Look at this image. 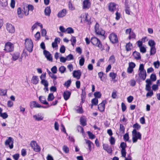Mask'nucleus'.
Wrapping results in <instances>:
<instances>
[{
    "mask_svg": "<svg viewBox=\"0 0 160 160\" xmlns=\"http://www.w3.org/2000/svg\"><path fill=\"white\" fill-rule=\"evenodd\" d=\"M91 42L92 44L98 47L101 51L104 50V48L100 40L95 36L92 37L91 39Z\"/></svg>",
    "mask_w": 160,
    "mask_h": 160,
    "instance_id": "nucleus-1",
    "label": "nucleus"
},
{
    "mask_svg": "<svg viewBox=\"0 0 160 160\" xmlns=\"http://www.w3.org/2000/svg\"><path fill=\"white\" fill-rule=\"evenodd\" d=\"M132 141L133 143H135L138 141V139L141 140L142 139V134L139 132L133 129L132 132Z\"/></svg>",
    "mask_w": 160,
    "mask_h": 160,
    "instance_id": "nucleus-2",
    "label": "nucleus"
},
{
    "mask_svg": "<svg viewBox=\"0 0 160 160\" xmlns=\"http://www.w3.org/2000/svg\"><path fill=\"white\" fill-rule=\"evenodd\" d=\"M25 48L29 52H31L33 50V43L31 39H26L25 42Z\"/></svg>",
    "mask_w": 160,
    "mask_h": 160,
    "instance_id": "nucleus-3",
    "label": "nucleus"
},
{
    "mask_svg": "<svg viewBox=\"0 0 160 160\" xmlns=\"http://www.w3.org/2000/svg\"><path fill=\"white\" fill-rule=\"evenodd\" d=\"M99 24L96 22L95 26V32L97 34L104 36L105 32L101 28L99 29Z\"/></svg>",
    "mask_w": 160,
    "mask_h": 160,
    "instance_id": "nucleus-4",
    "label": "nucleus"
},
{
    "mask_svg": "<svg viewBox=\"0 0 160 160\" xmlns=\"http://www.w3.org/2000/svg\"><path fill=\"white\" fill-rule=\"evenodd\" d=\"M13 139L11 137H8L5 142V145L6 146H8L10 149H12L13 148Z\"/></svg>",
    "mask_w": 160,
    "mask_h": 160,
    "instance_id": "nucleus-5",
    "label": "nucleus"
},
{
    "mask_svg": "<svg viewBox=\"0 0 160 160\" xmlns=\"http://www.w3.org/2000/svg\"><path fill=\"white\" fill-rule=\"evenodd\" d=\"M109 38L110 41L113 44L118 42L117 35L114 33H112L109 35Z\"/></svg>",
    "mask_w": 160,
    "mask_h": 160,
    "instance_id": "nucleus-6",
    "label": "nucleus"
},
{
    "mask_svg": "<svg viewBox=\"0 0 160 160\" xmlns=\"http://www.w3.org/2000/svg\"><path fill=\"white\" fill-rule=\"evenodd\" d=\"M107 103V101L106 100H104L98 105V109L100 112H102L104 111L105 104Z\"/></svg>",
    "mask_w": 160,
    "mask_h": 160,
    "instance_id": "nucleus-7",
    "label": "nucleus"
},
{
    "mask_svg": "<svg viewBox=\"0 0 160 160\" xmlns=\"http://www.w3.org/2000/svg\"><path fill=\"white\" fill-rule=\"evenodd\" d=\"M117 6H118V5L114 2H111L109 3L108 6L109 11L111 12H113L116 9Z\"/></svg>",
    "mask_w": 160,
    "mask_h": 160,
    "instance_id": "nucleus-8",
    "label": "nucleus"
},
{
    "mask_svg": "<svg viewBox=\"0 0 160 160\" xmlns=\"http://www.w3.org/2000/svg\"><path fill=\"white\" fill-rule=\"evenodd\" d=\"M43 53L45 58H47L48 60L51 62L52 61V54L48 51L47 50H44L43 51Z\"/></svg>",
    "mask_w": 160,
    "mask_h": 160,
    "instance_id": "nucleus-9",
    "label": "nucleus"
},
{
    "mask_svg": "<svg viewBox=\"0 0 160 160\" xmlns=\"http://www.w3.org/2000/svg\"><path fill=\"white\" fill-rule=\"evenodd\" d=\"M73 76L74 78H76L78 79H79L82 74L80 70H74L73 72Z\"/></svg>",
    "mask_w": 160,
    "mask_h": 160,
    "instance_id": "nucleus-10",
    "label": "nucleus"
},
{
    "mask_svg": "<svg viewBox=\"0 0 160 160\" xmlns=\"http://www.w3.org/2000/svg\"><path fill=\"white\" fill-rule=\"evenodd\" d=\"M6 29L10 33H13L15 31L14 27L11 24L8 23L7 24Z\"/></svg>",
    "mask_w": 160,
    "mask_h": 160,
    "instance_id": "nucleus-11",
    "label": "nucleus"
},
{
    "mask_svg": "<svg viewBox=\"0 0 160 160\" xmlns=\"http://www.w3.org/2000/svg\"><path fill=\"white\" fill-rule=\"evenodd\" d=\"M103 149L106 151L108 153H112V148L108 144H103Z\"/></svg>",
    "mask_w": 160,
    "mask_h": 160,
    "instance_id": "nucleus-12",
    "label": "nucleus"
},
{
    "mask_svg": "<svg viewBox=\"0 0 160 160\" xmlns=\"http://www.w3.org/2000/svg\"><path fill=\"white\" fill-rule=\"evenodd\" d=\"M71 92L66 90L63 93V95L64 100L66 101L68 100L70 98Z\"/></svg>",
    "mask_w": 160,
    "mask_h": 160,
    "instance_id": "nucleus-13",
    "label": "nucleus"
},
{
    "mask_svg": "<svg viewBox=\"0 0 160 160\" xmlns=\"http://www.w3.org/2000/svg\"><path fill=\"white\" fill-rule=\"evenodd\" d=\"M91 6V3L89 0H84L83 2V8L88 9Z\"/></svg>",
    "mask_w": 160,
    "mask_h": 160,
    "instance_id": "nucleus-14",
    "label": "nucleus"
},
{
    "mask_svg": "<svg viewBox=\"0 0 160 160\" xmlns=\"http://www.w3.org/2000/svg\"><path fill=\"white\" fill-rule=\"evenodd\" d=\"M40 106V105L35 101H32L30 102V106L32 109L33 108H39Z\"/></svg>",
    "mask_w": 160,
    "mask_h": 160,
    "instance_id": "nucleus-15",
    "label": "nucleus"
},
{
    "mask_svg": "<svg viewBox=\"0 0 160 160\" xmlns=\"http://www.w3.org/2000/svg\"><path fill=\"white\" fill-rule=\"evenodd\" d=\"M67 11L66 9H63L60 11L58 14L57 16L58 18H62L66 15Z\"/></svg>",
    "mask_w": 160,
    "mask_h": 160,
    "instance_id": "nucleus-16",
    "label": "nucleus"
},
{
    "mask_svg": "<svg viewBox=\"0 0 160 160\" xmlns=\"http://www.w3.org/2000/svg\"><path fill=\"white\" fill-rule=\"evenodd\" d=\"M157 80V77L155 73L152 74L150 76V79H147L146 81H148V82H150L152 83V82H154Z\"/></svg>",
    "mask_w": 160,
    "mask_h": 160,
    "instance_id": "nucleus-17",
    "label": "nucleus"
},
{
    "mask_svg": "<svg viewBox=\"0 0 160 160\" xmlns=\"http://www.w3.org/2000/svg\"><path fill=\"white\" fill-rule=\"evenodd\" d=\"M39 100L41 103L44 104H48V102L46 101V98L44 96H40L39 97Z\"/></svg>",
    "mask_w": 160,
    "mask_h": 160,
    "instance_id": "nucleus-18",
    "label": "nucleus"
},
{
    "mask_svg": "<svg viewBox=\"0 0 160 160\" xmlns=\"http://www.w3.org/2000/svg\"><path fill=\"white\" fill-rule=\"evenodd\" d=\"M39 79L38 76H33L32 79V82L34 84L36 85L39 82Z\"/></svg>",
    "mask_w": 160,
    "mask_h": 160,
    "instance_id": "nucleus-19",
    "label": "nucleus"
},
{
    "mask_svg": "<svg viewBox=\"0 0 160 160\" xmlns=\"http://www.w3.org/2000/svg\"><path fill=\"white\" fill-rule=\"evenodd\" d=\"M138 74L139 77L142 80H144L145 79L147 76L146 71L143 72H140Z\"/></svg>",
    "mask_w": 160,
    "mask_h": 160,
    "instance_id": "nucleus-20",
    "label": "nucleus"
},
{
    "mask_svg": "<svg viewBox=\"0 0 160 160\" xmlns=\"http://www.w3.org/2000/svg\"><path fill=\"white\" fill-rule=\"evenodd\" d=\"M133 55L135 58L137 60H140L141 58L140 53L136 51H135L133 52Z\"/></svg>",
    "mask_w": 160,
    "mask_h": 160,
    "instance_id": "nucleus-21",
    "label": "nucleus"
},
{
    "mask_svg": "<svg viewBox=\"0 0 160 160\" xmlns=\"http://www.w3.org/2000/svg\"><path fill=\"white\" fill-rule=\"evenodd\" d=\"M51 12L50 7L48 6L46 7L44 10L45 15L47 16H50Z\"/></svg>",
    "mask_w": 160,
    "mask_h": 160,
    "instance_id": "nucleus-22",
    "label": "nucleus"
},
{
    "mask_svg": "<svg viewBox=\"0 0 160 160\" xmlns=\"http://www.w3.org/2000/svg\"><path fill=\"white\" fill-rule=\"evenodd\" d=\"M146 88L145 89L146 91H149L152 90H151V86L152 84V83H151L150 82H148V81L146 80Z\"/></svg>",
    "mask_w": 160,
    "mask_h": 160,
    "instance_id": "nucleus-23",
    "label": "nucleus"
},
{
    "mask_svg": "<svg viewBox=\"0 0 160 160\" xmlns=\"http://www.w3.org/2000/svg\"><path fill=\"white\" fill-rule=\"evenodd\" d=\"M86 143L88 145V149L90 152L92 151L91 145H94L93 143L90 140L86 139H85Z\"/></svg>",
    "mask_w": 160,
    "mask_h": 160,
    "instance_id": "nucleus-24",
    "label": "nucleus"
},
{
    "mask_svg": "<svg viewBox=\"0 0 160 160\" xmlns=\"http://www.w3.org/2000/svg\"><path fill=\"white\" fill-rule=\"evenodd\" d=\"M20 54L18 52H16L12 55V60L15 61L17 60L19 57Z\"/></svg>",
    "mask_w": 160,
    "mask_h": 160,
    "instance_id": "nucleus-25",
    "label": "nucleus"
},
{
    "mask_svg": "<svg viewBox=\"0 0 160 160\" xmlns=\"http://www.w3.org/2000/svg\"><path fill=\"white\" fill-rule=\"evenodd\" d=\"M80 124L83 126H85L87 125V120L86 119L81 117L80 118Z\"/></svg>",
    "mask_w": 160,
    "mask_h": 160,
    "instance_id": "nucleus-26",
    "label": "nucleus"
},
{
    "mask_svg": "<svg viewBox=\"0 0 160 160\" xmlns=\"http://www.w3.org/2000/svg\"><path fill=\"white\" fill-rule=\"evenodd\" d=\"M125 128L124 126L121 124L120 125V128L119 129V133L121 134H123L125 133Z\"/></svg>",
    "mask_w": 160,
    "mask_h": 160,
    "instance_id": "nucleus-27",
    "label": "nucleus"
},
{
    "mask_svg": "<svg viewBox=\"0 0 160 160\" xmlns=\"http://www.w3.org/2000/svg\"><path fill=\"white\" fill-rule=\"evenodd\" d=\"M148 44L150 47H154L156 45V43L154 40L150 39L148 42Z\"/></svg>",
    "mask_w": 160,
    "mask_h": 160,
    "instance_id": "nucleus-28",
    "label": "nucleus"
},
{
    "mask_svg": "<svg viewBox=\"0 0 160 160\" xmlns=\"http://www.w3.org/2000/svg\"><path fill=\"white\" fill-rule=\"evenodd\" d=\"M156 52V49L155 47H150V55H153L155 54Z\"/></svg>",
    "mask_w": 160,
    "mask_h": 160,
    "instance_id": "nucleus-29",
    "label": "nucleus"
},
{
    "mask_svg": "<svg viewBox=\"0 0 160 160\" xmlns=\"http://www.w3.org/2000/svg\"><path fill=\"white\" fill-rule=\"evenodd\" d=\"M86 87H83L82 88V93L81 95V97H82L83 98H85L86 97V92H85Z\"/></svg>",
    "mask_w": 160,
    "mask_h": 160,
    "instance_id": "nucleus-30",
    "label": "nucleus"
},
{
    "mask_svg": "<svg viewBox=\"0 0 160 160\" xmlns=\"http://www.w3.org/2000/svg\"><path fill=\"white\" fill-rule=\"evenodd\" d=\"M54 98V97L53 95V93H49L48 96L47 98L48 101H52Z\"/></svg>",
    "mask_w": 160,
    "mask_h": 160,
    "instance_id": "nucleus-31",
    "label": "nucleus"
},
{
    "mask_svg": "<svg viewBox=\"0 0 160 160\" xmlns=\"http://www.w3.org/2000/svg\"><path fill=\"white\" fill-rule=\"evenodd\" d=\"M94 95L95 98H98L101 97L102 94L100 92L97 91L94 93Z\"/></svg>",
    "mask_w": 160,
    "mask_h": 160,
    "instance_id": "nucleus-32",
    "label": "nucleus"
},
{
    "mask_svg": "<svg viewBox=\"0 0 160 160\" xmlns=\"http://www.w3.org/2000/svg\"><path fill=\"white\" fill-rule=\"evenodd\" d=\"M87 132L88 134L90 139H92L95 138V136L93 134L92 132L89 131H87Z\"/></svg>",
    "mask_w": 160,
    "mask_h": 160,
    "instance_id": "nucleus-33",
    "label": "nucleus"
},
{
    "mask_svg": "<svg viewBox=\"0 0 160 160\" xmlns=\"http://www.w3.org/2000/svg\"><path fill=\"white\" fill-rule=\"evenodd\" d=\"M71 2H72L71 0L69 2L68 4V8L71 11H73L75 9V7L72 5Z\"/></svg>",
    "mask_w": 160,
    "mask_h": 160,
    "instance_id": "nucleus-34",
    "label": "nucleus"
},
{
    "mask_svg": "<svg viewBox=\"0 0 160 160\" xmlns=\"http://www.w3.org/2000/svg\"><path fill=\"white\" fill-rule=\"evenodd\" d=\"M132 46V44L130 42L127 43L125 46L126 50L127 51H131V48H130V47Z\"/></svg>",
    "mask_w": 160,
    "mask_h": 160,
    "instance_id": "nucleus-35",
    "label": "nucleus"
},
{
    "mask_svg": "<svg viewBox=\"0 0 160 160\" xmlns=\"http://www.w3.org/2000/svg\"><path fill=\"white\" fill-rule=\"evenodd\" d=\"M132 127L134 128V129H136V131L139 130L141 128V126L137 123L134 124Z\"/></svg>",
    "mask_w": 160,
    "mask_h": 160,
    "instance_id": "nucleus-36",
    "label": "nucleus"
},
{
    "mask_svg": "<svg viewBox=\"0 0 160 160\" xmlns=\"http://www.w3.org/2000/svg\"><path fill=\"white\" fill-rule=\"evenodd\" d=\"M17 12L18 17L20 18H22L23 16V14L22 12L21 8L20 7L18 8Z\"/></svg>",
    "mask_w": 160,
    "mask_h": 160,
    "instance_id": "nucleus-37",
    "label": "nucleus"
},
{
    "mask_svg": "<svg viewBox=\"0 0 160 160\" xmlns=\"http://www.w3.org/2000/svg\"><path fill=\"white\" fill-rule=\"evenodd\" d=\"M109 61L112 64H114L115 62V58L114 55H112L110 57Z\"/></svg>",
    "mask_w": 160,
    "mask_h": 160,
    "instance_id": "nucleus-38",
    "label": "nucleus"
},
{
    "mask_svg": "<svg viewBox=\"0 0 160 160\" xmlns=\"http://www.w3.org/2000/svg\"><path fill=\"white\" fill-rule=\"evenodd\" d=\"M34 9L33 6L32 5L29 4L26 7V10H27L32 11Z\"/></svg>",
    "mask_w": 160,
    "mask_h": 160,
    "instance_id": "nucleus-39",
    "label": "nucleus"
},
{
    "mask_svg": "<svg viewBox=\"0 0 160 160\" xmlns=\"http://www.w3.org/2000/svg\"><path fill=\"white\" fill-rule=\"evenodd\" d=\"M91 103L94 105V106H96L98 103V98H94L91 100Z\"/></svg>",
    "mask_w": 160,
    "mask_h": 160,
    "instance_id": "nucleus-40",
    "label": "nucleus"
},
{
    "mask_svg": "<svg viewBox=\"0 0 160 160\" xmlns=\"http://www.w3.org/2000/svg\"><path fill=\"white\" fill-rule=\"evenodd\" d=\"M117 75L116 73L114 72H111L109 73V76L111 77L112 80L113 81L116 78Z\"/></svg>",
    "mask_w": 160,
    "mask_h": 160,
    "instance_id": "nucleus-41",
    "label": "nucleus"
},
{
    "mask_svg": "<svg viewBox=\"0 0 160 160\" xmlns=\"http://www.w3.org/2000/svg\"><path fill=\"white\" fill-rule=\"evenodd\" d=\"M109 141L110 143L112 145H113L115 144V140L113 137L111 136L109 139Z\"/></svg>",
    "mask_w": 160,
    "mask_h": 160,
    "instance_id": "nucleus-42",
    "label": "nucleus"
},
{
    "mask_svg": "<svg viewBox=\"0 0 160 160\" xmlns=\"http://www.w3.org/2000/svg\"><path fill=\"white\" fill-rule=\"evenodd\" d=\"M66 70V68L63 66H61L59 68V71L62 73H64Z\"/></svg>",
    "mask_w": 160,
    "mask_h": 160,
    "instance_id": "nucleus-43",
    "label": "nucleus"
},
{
    "mask_svg": "<svg viewBox=\"0 0 160 160\" xmlns=\"http://www.w3.org/2000/svg\"><path fill=\"white\" fill-rule=\"evenodd\" d=\"M139 71L141 72H144L146 70L144 68V65L143 64H140L139 66Z\"/></svg>",
    "mask_w": 160,
    "mask_h": 160,
    "instance_id": "nucleus-44",
    "label": "nucleus"
},
{
    "mask_svg": "<svg viewBox=\"0 0 160 160\" xmlns=\"http://www.w3.org/2000/svg\"><path fill=\"white\" fill-rule=\"evenodd\" d=\"M81 58L79 60V64L81 66H82L84 63L85 59L83 57H81Z\"/></svg>",
    "mask_w": 160,
    "mask_h": 160,
    "instance_id": "nucleus-45",
    "label": "nucleus"
},
{
    "mask_svg": "<svg viewBox=\"0 0 160 160\" xmlns=\"http://www.w3.org/2000/svg\"><path fill=\"white\" fill-rule=\"evenodd\" d=\"M71 83V81L70 79H69L65 82L64 85L67 88H68L70 86Z\"/></svg>",
    "mask_w": 160,
    "mask_h": 160,
    "instance_id": "nucleus-46",
    "label": "nucleus"
},
{
    "mask_svg": "<svg viewBox=\"0 0 160 160\" xmlns=\"http://www.w3.org/2000/svg\"><path fill=\"white\" fill-rule=\"evenodd\" d=\"M121 148H122V150H126V148L127 147L126 143L124 142H122L120 145Z\"/></svg>",
    "mask_w": 160,
    "mask_h": 160,
    "instance_id": "nucleus-47",
    "label": "nucleus"
},
{
    "mask_svg": "<svg viewBox=\"0 0 160 160\" xmlns=\"http://www.w3.org/2000/svg\"><path fill=\"white\" fill-rule=\"evenodd\" d=\"M79 128H80L81 130L80 132L82 133V134L83 136H84L85 135V133L84 132L83 128L80 125L78 126V132H80V131L79 130Z\"/></svg>",
    "mask_w": 160,
    "mask_h": 160,
    "instance_id": "nucleus-48",
    "label": "nucleus"
},
{
    "mask_svg": "<svg viewBox=\"0 0 160 160\" xmlns=\"http://www.w3.org/2000/svg\"><path fill=\"white\" fill-rule=\"evenodd\" d=\"M123 139L126 142H127V141H128V140L129 138V134L128 132H127L124 135H123Z\"/></svg>",
    "mask_w": 160,
    "mask_h": 160,
    "instance_id": "nucleus-49",
    "label": "nucleus"
},
{
    "mask_svg": "<svg viewBox=\"0 0 160 160\" xmlns=\"http://www.w3.org/2000/svg\"><path fill=\"white\" fill-rule=\"evenodd\" d=\"M41 83L44 86H48L49 85L48 81L45 79L42 80L41 81Z\"/></svg>",
    "mask_w": 160,
    "mask_h": 160,
    "instance_id": "nucleus-50",
    "label": "nucleus"
},
{
    "mask_svg": "<svg viewBox=\"0 0 160 160\" xmlns=\"http://www.w3.org/2000/svg\"><path fill=\"white\" fill-rule=\"evenodd\" d=\"M66 31L67 32V33L68 34H71L73 33L74 32V30L71 27H68L66 29Z\"/></svg>",
    "mask_w": 160,
    "mask_h": 160,
    "instance_id": "nucleus-51",
    "label": "nucleus"
},
{
    "mask_svg": "<svg viewBox=\"0 0 160 160\" xmlns=\"http://www.w3.org/2000/svg\"><path fill=\"white\" fill-rule=\"evenodd\" d=\"M70 41L72 42L71 44L72 46H74V44H75L76 42V40L75 37L73 36H72Z\"/></svg>",
    "mask_w": 160,
    "mask_h": 160,
    "instance_id": "nucleus-52",
    "label": "nucleus"
},
{
    "mask_svg": "<svg viewBox=\"0 0 160 160\" xmlns=\"http://www.w3.org/2000/svg\"><path fill=\"white\" fill-rule=\"evenodd\" d=\"M104 74V73L102 72H101L98 73V75L99 78H100L101 80L103 81L104 77H103V76Z\"/></svg>",
    "mask_w": 160,
    "mask_h": 160,
    "instance_id": "nucleus-53",
    "label": "nucleus"
},
{
    "mask_svg": "<svg viewBox=\"0 0 160 160\" xmlns=\"http://www.w3.org/2000/svg\"><path fill=\"white\" fill-rule=\"evenodd\" d=\"M7 94V90L0 89V95L5 96Z\"/></svg>",
    "mask_w": 160,
    "mask_h": 160,
    "instance_id": "nucleus-54",
    "label": "nucleus"
},
{
    "mask_svg": "<svg viewBox=\"0 0 160 160\" xmlns=\"http://www.w3.org/2000/svg\"><path fill=\"white\" fill-rule=\"evenodd\" d=\"M0 116L3 119H5L8 117V115L6 112H3L1 113Z\"/></svg>",
    "mask_w": 160,
    "mask_h": 160,
    "instance_id": "nucleus-55",
    "label": "nucleus"
},
{
    "mask_svg": "<svg viewBox=\"0 0 160 160\" xmlns=\"http://www.w3.org/2000/svg\"><path fill=\"white\" fill-rule=\"evenodd\" d=\"M51 71L53 74H55L57 73V67L56 66H53L51 68Z\"/></svg>",
    "mask_w": 160,
    "mask_h": 160,
    "instance_id": "nucleus-56",
    "label": "nucleus"
},
{
    "mask_svg": "<svg viewBox=\"0 0 160 160\" xmlns=\"http://www.w3.org/2000/svg\"><path fill=\"white\" fill-rule=\"evenodd\" d=\"M4 50L6 52H11L13 51V48L12 47L8 48H5Z\"/></svg>",
    "mask_w": 160,
    "mask_h": 160,
    "instance_id": "nucleus-57",
    "label": "nucleus"
},
{
    "mask_svg": "<svg viewBox=\"0 0 160 160\" xmlns=\"http://www.w3.org/2000/svg\"><path fill=\"white\" fill-rule=\"evenodd\" d=\"M33 117L34 118H35L36 120L38 121H40L42 120L43 119V117L41 116L40 117H38L36 115H34Z\"/></svg>",
    "mask_w": 160,
    "mask_h": 160,
    "instance_id": "nucleus-58",
    "label": "nucleus"
},
{
    "mask_svg": "<svg viewBox=\"0 0 160 160\" xmlns=\"http://www.w3.org/2000/svg\"><path fill=\"white\" fill-rule=\"evenodd\" d=\"M65 47L63 45H62L60 49V52L62 53H64L65 52Z\"/></svg>",
    "mask_w": 160,
    "mask_h": 160,
    "instance_id": "nucleus-59",
    "label": "nucleus"
},
{
    "mask_svg": "<svg viewBox=\"0 0 160 160\" xmlns=\"http://www.w3.org/2000/svg\"><path fill=\"white\" fill-rule=\"evenodd\" d=\"M63 151L66 153H68L69 152V148L68 147L65 145L63 146L62 148Z\"/></svg>",
    "mask_w": 160,
    "mask_h": 160,
    "instance_id": "nucleus-60",
    "label": "nucleus"
},
{
    "mask_svg": "<svg viewBox=\"0 0 160 160\" xmlns=\"http://www.w3.org/2000/svg\"><path fill=\"white\" fill-rule=\"evenodd\" d=\"M66 58L67 60L70 61L73 59L74 57L72 54H70L66 57Z\"/></svg>",
    "mask_w": 160,
    "mask_h": 160,
    "instance_id": "nucleus-61",
    "label": "nucleus"
},
{
    "mask_svg": "<svg viewBox=\"0 0 160 160\" xmlns=\"http://www.w3.org/2000/svg\"><path fill=\"white\" fill-rule=\"evenodd\" d=\"M33 150L34 151L36 152H39L41 150V148L38 145V144L36 145L35 147L33 148Z\"/></svg>",
    "mask_w": 160,
    "mask_h": 160,
    "instance_id": "nucleus-62",
    "label": "nucleus"
},
{
    "mask_svg": "<svg viewBox=\"0 0 160 160\" xmlns=\"http://www.w3.org/2000/svg\"><path fill=\"white\" fill-rule=\"evenodd\" d=\"M153 95V92L152 90L148 91L146 95L147 97H151Z\"/></svg>",
    "mask_w": 160,
    "mask_h": 160,
    "instance_id": "nucleus-63",
    "label": "nucleus"
},
{
    "mask_svg": "<svg viewBox=\"0 0 160 160\" xmlns=\"http://www.w3.org/2000/svg\"><path fill=\"white\" fill-rule=\"evenodd\" d=\"M35 37L36 39V40H38L40 38V33L39 32H38L35 35Z\"/></svg>",
    "mask_w": 160,
    "mask_h": 160,
    "instance_id": "nucleus-64",
    "label": "nucleus"
}]
</instances>
